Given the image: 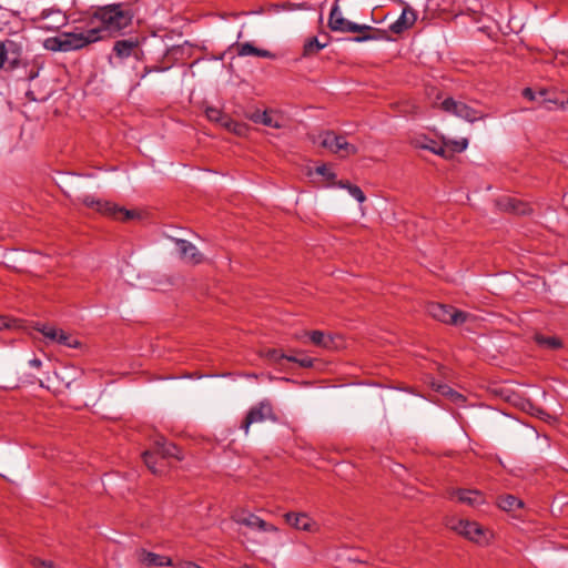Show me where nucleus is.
I'll list each match as a JSON object with an SVG mask.
<instances>
[{"instance_id":"obj_1","label":"nucleus","mask_w":568,"mask_h":568,"mask_svg":"<svg viewBox=\"0 0 568 568\" xmlns=\"http://www.w3.org/2000/svg\"><path fill=\"white\" fill-rule=\"evenodd\" d=\"M133 19L132 10L122 3L109 4L97 9L92 21L98 22L102 32L114 34L129 27Z\"/></svg>"},{"instance_id":"obj_2","label":"nucleus","mask_w":568,"mask_h":568,"mask_svg":"<svg viewBox=\"0 0 568 568\" xmlns=\"http://www.w3.org/2000/svg\"><path fill=\"white\" fill-rule=\"evenodd\" d=\"M142 457L146 467L155 475L163 473L164 459L173 457L181 460L183 458L180 448L175 444L169 443L163 438L156 440L153 450L144 452Z\"/></svg>"},{"instance_id":"obj_3","label":"nucleus","mask_w":568,"mask_h":568,"mask_svg":"<svg viewBox=\"0 0 568 568\" xmlns=\"http://www.w3.org/2000/svg\"><path fill=\"white\" fill-rule=\"evenodd\" d=\"M82 202L85 206L118 221H129L139 216L136 211L126 210L112 202L95 199L91 195H85Z\"/></svg>"},{"instance_id":"obj_4","label":"nucleus","mask_w":568,"mask_h":568,"mask_svg":"<svg viewBox=\"0 0 568 568\" xmlns=\"http://www.w3.org/2000/svg\"><path fill=\"white\" fill-rule=\"evenodd\" d=\"M447 526L463 537L477 544H486L489 539V531L484 529L483 526L476 521L453 518L448 521Z\"/></svg>"},{"instance_id":"obj_5","label":"nucleus","mask_w":568,"mask_h":568,"mask_svg":"<svg viewBox=\"0 0 568 568\" xmlns=\"http://www.w3.org/2000/svg\"><path fill=\"white\" fill-rule=\"evenodd\" d=\"M31 22L39 30L58 31L68 23V18L60 9L49 8L32 17Z\"/></svg>"},{"instance_id":"obj_6","label":"nucleus","mask_w":568,"mask_h":568,"mask_svg":"<svg viewBox=\"0 0 568 568\" xmlns=\"http://www.w3.org/2000/svg\"><path fill=\"white\" fill-rule=\"evenodd\" d=\"M23 47L21 42L12 39L0 40V67L3 70H13L22 62Z\"/></svg>"},{"instance_id":"obj_7","label":"nucleus","mask_w":568,"mask_h":568,"mask_svg":"<svg viewBox=\"0 0 568 568\" xmlns=\"http://www.w3.org/2000/svg\"><path fill=\"white\" fill-rule=\"evenodd\" d=\"M427 312L433 318L446 324L454 325L463 324L469 317L468 313L440 303H430L427 306Z\"/></svg>"},{"instance_id":"obj_8","label":"nucleus","mask_w":568,"mask_h":568,"mask_svg":"<svg viewBox=\"0 0 568 568\" xmlns=\"http://www.w3.org/2000/svg\"><path fill=\"white\" fill-rule=\"evenodd\" d=\"M99 28H91L81 32H63L64 52L79 50L90 43L102 39Z\"/></svg>"},{"instance_id":"obj_9","label":"nucleus","mask_w":568,"mask_h":568,"mask_svg":"<svg viewBox=\"0 0 568 568\" xmlns=\"http://www.w3.org/2000/svg\"><path fill=\"white\" fill-rule=\"evenodd\" d=\"M265 420L276 422L277 418L273 412V407L268 400H262L252 406L242 422L241 428L245 434H248L250 426Z\"/></svg>"},{"instance_id":"obj_10","label":"nucleus","mask_w":568,"mask_h":568,"mask_svg":"<svg viewBox=\"0 0 568 568\" xmlns=\"http://www.w3.org/2000/svg\"><path fill=\"white\" fill-rule=\"evenodd\" d=\"M321 145L328 149L333 153L339 154L342 158L355 154L357 152L356 146L348 143L344 136L337 135L329 131L322 135Z\"/></svg>"},{"instance_id":"obj_11","label":"nucleus","mask_w":568,"mask_h":568,"mask_svg":"<svg viewBox=\"0 0 568 568\" xmlns=\"http://www.w3.org/2000/svg\"><path fill=\"white\" fill-rule=\"evenodd\" d=\"M328 27L333 31L339 32H363L364 29H368L366 24H357L346 20L338 6V0H335L328 19Z\"/></svg>"},{"instance_id":"obj_12","label":"nucleus","mask_w":568,"mask_h":568,"mask_svg":"<svg viewBox=\"0 0 568 568\" xmlns=\"http://www.w3.org/2000/svg\"><path fill=\"white\" fill-rule=\"evenodd\" d=\"M36 329L51 342H57L58 344L70 348H79L81 346V343L78 338L62 329H57L54 326L38 324Z\"/></svg>"},{"instance_id":"obj_13","label":"nucleus","mask_w":568,"mask_h":568,"mask_svg":"<svg viewBox=\"0 0 568 568\" xmlns=\"http://www.w3.org/2000/svg\"><path fill=\"white\" fill-rule=\"evenodd\" d=\"M442 109L469 122H474L483 118L478 111L463 102L455 101L453 98L445 99L442 102Z\"/></svg>"},{"instance_id":"obj_14","label":"nucleus","mask_w":568,"mask_h":568,"mask_svg":"<svg viewBox=\"0 0 568 568\" xmlns=\"http://www.w3.org/2000/svg\"><path fill=\"white\" fill-rule=\"evenodd\" d=\"M232 519L239 524L248 527L252 530H258V531H265V532H277V528L263 520L258 516L251 514V513H236L232 516Z\"/></svg>"},{"instance_id":"obj_15","label":"nucleus","mask_w":568,"mask_h":568,"mask_svg":"<svg viewBox=\"0 0 568 568\" xmlns=\"http://www.w3.org/2000/svg\"><path fill=\"white\" fill-rule=\"evenodd\" d=\"M284 519L286 524L297 530L307 532L320 531V525L305 513H286Z\"/></svg>"},{"instance_id":"obj_16","label":"nucleus","mask_w":568,"mask_h":568,"mask_svg":"<svg viewBox=\"0 0 568 568\" xmlns=\"http://www.w3.org/2000/svg\"><path fill=\"white\" fill-rule=\"evenodd\" d=\"M248 119L257 124L280 129L283 128V119L273 110H255L248 114Z\"/></svg>"},{"instance_id":"obj_17","label":"nucleus","mask_w":568,"mask_h":568,"mask_svg":"<svg viewBox=\"0 0 568 568\" xmlns=\"http://www.w3.org/2000/svg\"><path fill=\"white\" fill-rule=\"evenodd\" d=\"M417 20V14L414 9L406 6L398 19L389 26V31L395 34H402L404 31L412 28Z\"/></svg>"},{"instance_id":"obj_18","label":"nucleus","mask_w":568,"mask_h":568,"mask_svg":"<svg viewBox=\"0 0 568 568\" xmlns=\"http://www.w3.org/2000/svg\"><path fill=\"white\" fill-rule=\"evenodd\" d=\"M180 257L186 263L199 264L202 262L203 256L194 244L186 240H174Z\"/></svg>"},{"instance_id":"obj_19","label":"nucleus","mask_w":568,"mask_h":568,"mask_svg":"<svg viewBox=\"0 0 568 568\" xmlns=\"http://www.w3.org/2000/svg\"><path fill=\"white\" fill-rule=\"evenodd\" d=\"M453 497H455L459 503L466 504L470 507H477L485 503L483 494L473 489L454 490Z\"/></svg>"},{"instance_id":"obj_20","label":"nucleus","mask_w":568,"mask_h":568,"mask_svg":"<svg viewBox=\"0 0 568 568\" xmlns=\"http://www.w3.org/2000/svg\"><path fill=\"white\" fill-rule=\"evenodd\" d=\"M139 561L148 567H166L172 566L171 558L161 556L144 549L138 552Z\"/></svg>"},{"instance_id":"obj_21","label":"nucleus","mask_w":568,"mask_h":568,"mask_svg":"<svg viewBox=\"0 0 568 568\" xmlns=\"http://www.w3.org/2000/svg\"><path fill=\"white\" fill-rule=\"evenodd\" d=\"M368 29H364L363 32H359L361 36H357L354 38L356 42H364V41H388L390 40V37L388 36V30L384 29H375L369 26H366Z\"/></svg>"},{"instance_id":"obj_22","label":"nucleus","mask_w":568,"mask_h":568,"mask_svg":"<svg viewBox=\"0 0 568 568\" xmlns=\"http://www.w3.org/2000/svg\"><path fill=\"white\" fill-rule=\"evenodd\" d=\"M205 113L210 121L220 123L221 125H223L234 132H239L236 130V126H239V124L231 121L226 115L223 114V112L221 110H219L216 108H207L205 110Z\"/></svg>"},{"instance_id":"obj_23","label":"nucleus","mask_w":568,"mask_h":568,"mask_svg":"<svg viewBox=\"0 0 568 568\" xmlns=\"http://www.w3.org/2000/svg\"><path fill=\"white\" fill-rule=\"evenodd\" d=\"M138 48V41L133 39L119 40L114 43L113 51L120 59L129 58Z\"/></svg>"},{"instance_id":"obj_24","label":"nucleus","mask_w":568,"mask_h":568,"mask_svg":"<svg viewBox=\"0 0 568 568\" xmlns=\"http://www.w3.org/2000/svg\"><path fill=\"white\" fill-rule=\"evenodd\" d=\"M498 204L505 210L511 211L516 214H528L530 212L528 204L523 203L515 197H503L499 200Z\"/></svg>"},{"instance_id":"obj_25","label":"nucleus","mask_w":568,"mask_h":568,"mask_svg":"<svg viewBox=\"0 0 568 568\" xmlns=\"http://www.w3.org/2000/svg\"><path fill=\"white\" fill-rule=\"evenodd\" d=\"M237 54L240 57L256 55L261 58H273L274 54L268 50L255 48L252 43L245 42L237 45Z\"/></svg>"},{"instance_id":"obj_26","label":"nucleus","mask_w":568,"mask_h":568,"mask_svg":"<svg viewBox=\"0 0 568 568\" xmlns=\"http://www.w3.org/2000/svg\"><path fill=\"white\" fill-rule=\"evenodd\" d=\"M326 45L327 42H320V40L316 37L308 38L303 45V57H314Z\"/></svg>"},{"instance_id":"obj_27","label":"nucleus","mask_w":568,"mask_h":568,"mask_svg":"<svg viewBox=\"0 0 568 568\" xmlns=\"http://www.w3.org/2000/svg\"><path fill=\"white\" fill-rule=\"evenodd\" d=\"M498 507L505 511H511L523 507L521 500L513 495H504L498 497Z\"/></svg>"},{"instance_id":"obj_28","label":"nucleus","mask_w":568,"mask_h":568,"mask_svg":"<svg viewBox=\"0 0 568 568\" xmlns=\"http://www.w3.org/2000/svg\"><path fill=\"white\" fill-rule=\"evenodd\" d=\"M260 356L266 358L270 363L280 364L282 359H286L288 355L276 348H266L260 352Z\"/></svg>"},{"instance_id":"obj_29","label":"nucleus","mask_w":568,"mask_h":568,"mask_svg":"<svg viewBox=\"0 0 568 568\" xmlns=\"http://www.w3.org/2000/svg\"><path fill=\"white\" fill-rule=\"evenodd\" d=\"M535 341L539 346L549 348V349H557L561 347V341L555 336H544L541 334H537L535 336Z\"/></svg>"},{"instance_id":"obj_30","label":"nucleus","mask_w":568,"mask_h":568,"mask_svg":"<svg viewBox=\"0 0 568 568\" xmlns=\"http://www.w3.org/2000/svg\"><path fill=\"white\" fill-rule=\"evenodd\" d=\"M436 390L438 393H440L442 395L448 397L450 400H453L456 404H459L465 400V398L462 394L457 393L448 385L438 384L436 387Z\"/></svg>"},{"instance_id":"obj_31","label":"nucleus","mask_w":568,"mask_h":568,"mask_svg":"<svg viewBox=\"0 0 568 568\" xmlns=\"http://www.w3.org/2000/svg\"><path fill=\"white\" fill-rule=\"evenodd\" d=\"M43 47L47 49V50H50V51H62L64 52V40H63V33H61L60 36L58 37H50L48 39L44 40L43 42Z\"/></svg>"},{"instance_id":"obj_32","label":"nucleus","mask_w":568,"mask_h":568,"mask_svg":"<svg viewBox=\"0 0 568 568\" xmlns=\"http://www.w3.org/2000/svg\"><path fill=\"white\" fill-rule=\"evenodd\" d=\"M310 338L314 345L322 346L324 348H329L333 344V341L325 336V334L321 331H313L310 334Z\"/></svg>"},{"instance_id":"obj_33","label":"nucleus","mask_w":568,"mask_h":568,"mask_svg":"<svg viewBox=\"0 0 568 568\" xmlns=\"http://www.w3.org/2000/svg\"><path fill=\"white\" fill-rule=\"evenodd\" d=\"M339 185L344 189H347L349 194L359 203H363L365 201L366 197L363 191L357 185H352L348 182H341Z\"/></svg>"},{"instance_id":"obj_34","label":"nucleus","mask_w":568,"mask_h":568,"mask_svg":"<svg viewBox=\"0 0 568 568\" xmlns=\"http://www.w3.org/2000/svg\"><path fill=\"white\" fill-rule=\"evenodd\" d=\"M287 361L296 363L301 367H304V368H310L314 364V359L308 357V356H301V357H298V356H295V355H288Z\"/></svg>"},{"instance_id":"obj_35","label":"nucleus","mask_w":568,"mask_h":568,"mask_svg":"<svg viewBox=\"0 0 568 568\" xmlns=\"http://www.w3.org/2000/svg\"><path fill=\"white\" fill-rule=\"evenodd\" d=\"M437 142L433 140H428L426 138L423 139H415L414 144L416 148L429 150L430 152H434L435 145Z\"/></svg>"},{"instance_id":"obj_36","label":"nucleus","mask_w":568,"mask_h":568,"mask_svg":"<svg viewBox=\"0 0 568 568\" xmlns=\"http://www.w3.org/2000/svg\"><path fill=\"white\" fill-rule=\"evenodd\" d=\"M545 94H546V91H545V90H540V91L538 92V95H539V97H544ZM523 95H524V98H526V99H528V100H530V101H534V100H536V99H537V93H536L532 89H530V88H526V89H524V91H523Z\"/></svg>"},{"instance_id":"obj_37","label":"nucleus","mask_w":568,"mask_h":568,"mask_svg":"<svg viewBox=\"0 0 568 568\" xmlns=\"http://www.w3.org/2000/svg\"><path fill=\"white\" fill-rule=\"evenodd\" d=\"M18 327L17 320H10L6 316H0V331L3 328Z\"/></svg>"},{"instance_id":"obj_38","label":"nucleus","mask_w":568,"mask_h":568,"mask_svg":"<svg viewBox=\"0 0 568 568\" xmlns=\"http://www.w3.org/2000/svg\"><path fill=\"white\" fill-rule=\"evenodd\" d=\"M32 565L34 568H53V561L51 560H42L39 558H36L32 560Z\"/></svg>"},{"instance_id":"obj_39","label":"nucleus","mask_w":568,"mask_h":568,"mask_svg":"<svg viewBox=\"0 0 568 568\" xmlns=\"http://www.w3.org/2000/svg\"><path fill=\"white\" fill-rule=\"evenodd\" d=\"M316 173L325 176L327 180H332L335 178V174L332 173L326 165H321V166L316 168Z\"/></svg>"},{"instance_id":"obj_40","label":"nucleus","mask_w":568,"mask_h":568,"mask_svg":"<svg viewBox=\"0 0 568 568\" xmlns=\"http://www.w3.org/2000/svg\"><path fill=\"white\" fill-rule=\"evenodd\" d=\"M453 145H454V148H453L454 152H463L467 148L468 142H467V140L464 139L462 141L453 142Z\"/></svg>"},{"instance_id":"obj_41","label":"nucleus","mask_w":568,"mask_h":568,"mask_svg":"<svg viewBox=\"0 0 568 568\" xmlns=\"http://www.w3.org/2000/svg\"><path fill=\"white\" fill-rule=\"evenodd\" d=\"M174 568H202L199 565L191 562V561H183L180 564L174 565Z\"/></svg>"},{"instance_id":"obj_42","label":"nucleus","mask_w":568,"mask_h":568,"mask_svg":"<svg viewBox=\"0 0 568 568\" xmlns=\"http://www.w3.org/2000/svg\"><path fill=\"white\" fill-rule=\"evenodd\" d=\"M479 8H480L479 10L476 9V8H468V10L471 11V13L474 16L483 13L485 10L488 11V12L491 11L488 4L487 6L480 4Z\"/></svg>"},{"instance_id":"obj_43","label":"nucleus","mask_w":568,"mask_h":568,"mask_svg":"<svg viewBox=\"0 0 568 568\" xmlns=\"http://www.w3.org/2000/svg\"><path fill=\"white\" fill-rule=\"evenodd\" d=\"M433 153L438 154V155H442V156H444V158H447V156H448V155H447L446 148H445V146H442V145H438L437 143H436V145H435V149H434V152H433Z\"/></svg>"},{"instance_id":"obj_44","label":"nucleus","mask_w":568,"mask_h":568,"mask_svg":"<svg viewBox=\"0 0 568 568\" xmlns=\"http://www.w3.org/2000/svg\"><path fill=\"white\" fill-rule=\"evenodd\" d=\"M29 365L33 368H40L42 365V362L39 358H32L29 361Z\"/></svg>"},{"instance_id":"obj_45","label":"nucleus","mask_w":568,"mask_h":568,"mask_svg":"<svg viewBox=\"0 0 568 568\" xmlns=\"http://www.w3.org/2000/svg\"><path fill=\"white\" fill-rule=\"evenodd\" d=\"M561 108H564V109H567V108H568V99H567V101H566V102H562V103H561Z\"/></svg>"}]
</instances>
